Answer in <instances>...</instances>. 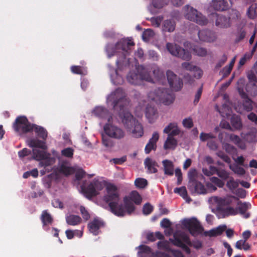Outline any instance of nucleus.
Wrapping results in <instances>:
<instances>
[{
	"label": "nucleus",
	"instance_id": "obj_1",
	"mask_svg": "<svg viewBox=\"0 0 257 257\" xmlns=\"http://www.w3.org/2000/svg\"><path fill=\"white\" fill-rule=\"evenodd\" d=\"M135 46V43L130 39H123L119 41L115 45L108 44L106 46L105 51L109 58L118 55L116 61L117 69H120L124 64L126 57L131 52V47Z\"/></svg>",
	"mask_w": 257,
	"mask_h": 257
},
{
	"label": "nucleus",
	"instance_id": "obj_2",
	"mask_svg": "<svg viewBox=\"0 0 257 257\" xmlns=\"http://www.w3.org/2000/svg\"><path fill=\"white\" fill-rule=\"evenodd\" d=\"M106 194L104 196V200L108 204L110 211L118 217L124 216L123 204H119V194L117 187L112 184H108L106 188Z\"/></svg>",
	"mask_w": 257,
	"mask_h": 257
},
{
	"label": "nucleus",
	"instance_id": "obj_3",
	"mask_svg": "<svg viewBox=\"0 0 257 257\" xmlns=\"http://www.w3.org/2000/svg\"><path fill=\"white\" fill-rule=\"evenodd\" d=\"M148 68L143 65H139L135 71H130L127 75V81L134 85L140 84L143 80L152 82L153 79L148 72Z\"/></svg>",
	"mask_w": 257,
	"mask_h": 257
},
{
	"label": "nucleus",
	"instance_id": "obj_4",
	"mask_svg": "<svg viewBox=\"0 0 257 257\" xmlns=\"http://www.w3.org/2000/svg\"><path fill=\"white\" fill-rule=\"evenodd\" d=\"M122 121L124 126L131 131L134 137L139 138L144 135L142 125L130 113L126 112L123 114Z\"/></svg>",
	"mask_w": 257,
	"mask_h": 257
},
{
	"label": "nucleus",
	"instance_id": "obj_5",
	"mask_svg": "<svg viewBox=\"0 0 257 257\" xmlns=\"http://www.w3.org/2000/svg\"><path fill=\"white\" fill-rule=\"evenodd\" d=\"M149 98L153 101H160L165 105H169L174 100L173 93L169 89L165 88H158L154 91L148 94Z\"/></svg>",
	"mask_w": 257,
	"mask_h": 257
},
{
	"label": "nucleus",
	"instance_id": "obj_6",
	"mask_svg": "<svg viewBox=\"0 0 257 257\" xmlns=\"http://www.w3.org/2000/svg\"><path fill=\"white\" fill-rule=\"evenodd\" d=\"M165 134H168L167 140L165 142L164 148L165 150L174 149L177 145V141L174 137L178 135L180 130L176 122H171L163 130Z\"/></svg>",
	"mask_w": 257,
	"mask_h": 257
},
{
	"label": "nucleus",
	"instance_id": "obj_7",
	"mask_svg": "<svg viewBox=\"0 0 257 257\" xmlns=\"http://www.w3.org/2000/svg\"><path fill=\"white\" fill-rule=\"evenodd\" d=\"M124 216L131 215L136 210L135 204L140 205L142 203V198L137 191H133L128 196L123 198Z\"/></svg>",
	"mask_w": 257,
	"mask_h": 257
},
{
	"label": "nucleus",
	"instance_id": "obj_8",
	"mask_svg": "<svg viewBox=\"0 0 257 257\" xmlns=\"http://www.w3.org/2000/svg\"><path fill=\"white\" fill-rule=\"evenodd\" d=\"M107 99L112 102L114 109L119 107L120 110H122L124 106L128 103L125 93L121 88L116 89L109 95Z\"/></svg>",
	"mask_w": 257,
	"mask_h": 257
},
{
	"label": "nucleus",
	"instance_id": "obj_9",
	"mask_svg": "<svg viewBox=\"0 0 257 257\" xmlns=\"http://www.w3.org/2000/svg\"><path fill=\"white\" fill-rule=\"evenodd\" d=\"M170 241L174 245L181 247L187 253H190V249L186 244L191 246L192 242L188 235L184 232L181 231H176L173 234V238H170Z\"/></svg>",
	"mask_w": 257,
	"mask_h": 257
},
{
	"label": "nucleus",
	"instance_id": "obj_10",
	"mask_svg": "<svg viewBox=\"0 0 257 257\" xmlns=\"http://www.w3.org/2000/svg\"><path fill=\"white\" fill-rule=\"evenodd\" d=\"M184 9L185 11V17L186 19L201 26H204L207 24V19L197 10L189 5L185 6Z\"/></svg>",
	"mask_w": 257,
	"mask_h": 257
},
{
	"label": "nucleus",
	"instance_id": "obj_11",
	"mask_svg": "<svg viewBox=\"0 0 257 257\" xmlns=\"http://www.w3.org/2000/svg\"><path fill=\"white\" fill-rule=\"evenodd\" d=\"M33 125L26 116H20L17 117L13 123V128L16 132L22 135L32 132Z\"/></svg>",
	"mask_w": 257,
	"mask_h": 257
},
{
	"label": "nucleus",
	"instance_id": "obj_12",
	"mask_svg": "<svg viewBox=\"0 0 257 257\" xmlns=\"http://www.w3.org/2000/svg\"><path fill=\"white\" fill-rule=\"evenodd\" d=\"M182 224L184 227L188 229L189 233L194 236L201 234L203 231V227L195 217L185 219L182 222Z\"/></svg>",
	"mask_w": 257,
	"mask_h": 257
},
{
	"label": "nucleus",
	"instance_id": "obj_13",
	"mask_svg": "<svg viewBox=\"0 0 257 257\" xmlns=\"http://www.w3.org/2000/svg\"><path fill=\"white\" fill-rule=\"evenodd\" d=\"M168 51L173 56L180 58L184 60H189L191 58L190 53L179 46L171 43L166 44Z\"/></svg>",
	"mask_w": 257,
	"mask_h": 257
},
{
	"label": "nucleus",
	"instance_id": "obj_14",
	"mask_svg": "<svg viewBox=\"0 0 257 257\" xmlns=\"http://www.w3.org/2000/svg\"><path fill=\"white\" fill-rule=\"evenodd\" d=\"M103 129L106 135L112 138L119 140L124 138L125 136V133L122 129L109 123L105 124Z\"/></svg>",
	"mask_w": 257,
	"mask_h": 257
},
{
	"label": "nucleus",
	"instance_id": "obj_15",
	"mask_svg": "<svg viewBox=\"0 0 257 257\" xmlns=\"http://www.w3.org/2000/svg\"><path fill=\"white\" fill-rule=\"evenodd\" d=\"M166 75L171 88L175 91L180 90L183 87L182 80L171 70H168Z\"/></svg>",
	"mask_w": 257,
	"mask_h": 257
},
{
	"label": "nucleus",
	"instance_id": "obj_16",
	"mask_svg": "<svg viewBox=\"0 0 257 257\" xmlns=\"http://www.w3.org/2000/svg\"><path fill=\"white\" fill-rule=\"evenodd\" d=\"M249 82L246 86L247 92L251 95L255 96L257 95V86L255 82H257L256 77L253 72H250L247 75Z\"/></svg>",
	"mask_w": 257,
	"mask_h": 257
},
{
	"label": "nucleus",
	"instance_id": "obj_17",
	"mask_svg": "<svg viewBox=\"0 0 257 257\" xmlns=\"http://www.w3.org/2000/svg\"><path fill=\"white\" fill-rule=\"evenodd\" d=\"M212 199L217 204L218 206V210H219V208H222V207L230 205L232 202L233 199H234L235 200H238V198L234 196H231L229 197L224 198L218 197L217 196H214L212 197Z\"/></svg>",
	"mask_w": 257,
	"mask_h": 257
},
{
	"label": "nucleus",
	"instance_id": "obj_18",
	"mask_svg": "<svg viewBox=\"0 0 257 257\" xmlns=\"http://www.w3.org/2000/svg\"><path fill=\"white\" fill-rule=\"evenodd\" d=\"M81 188L85 197L89 199L97 196L99 194V192L95 189L92 182L87 186L82 184Z\"/></svg>",
	"mask_w": 257,
	"mask_h": 257
},
{
	"label": "nucleus",
	"instance_id": "obj_19",
	"mask_svg": "<svg viewBox=\"0 0 257 257\" xmlns=\"http://www.w3.org/2000/svg\"><path fill=\"white\" fill-rule=\"evenodd\" d=\"M159 139V135L156 132L153 134L152 138L149 140L145 148V153L149 154L151 151H155L157 149V142Z\"/></svg>",
	"mask_w": 257,
	"mask_h": 257
},
{
	"label": "nucleus",
	"instance_id": "obj_20",
	"mask_svg": "<svg viewBox=\"0 0 257 257\" xmlns=\"http://www.w3.org/2000/svg\"><path fill=\"white\" fill-rule=\"evenodd\" d=\"M198 35L199 40L202 42H212L216 39L214 33L208 30L199 31Z\"/></svg>",
	"mask_w": 257,
	"mask_h": 257
},
{
	"label": "nucleus",
	"instance_id": "obj_21",
	"mask_svg": "<svg viewBox=\"0 0 257 257\" xmlns=\"http://www.w3.org/2000/svg\"><path fill=\"white\" fill-rule=\"evenodd\" d=\"M104 222L99 219H94L88 224V228L90 232L94 235H97L99 233V229L104 226Z\"/></svg>",
	"mask_w": 257,
	"mask_h": 257
},
{
	"label": "nucleus",
	"instance_id": "obj_22",
	"mask_svg": "<svg viewBox=\"0 0 257 257\" xmlns=\"http://www.w3.org/2000/svg\"><path fill=\"white\" fill-rule=\"evenodd\" d=\"M236 208L238 213L242 215L244 218H248L250 217V213L246 212L247 210L251 208V204L249 202H242L241 201H238Z\"/></svg>",
	"mask_w": 257,
	"mask_h": 257
},
{
	"label": "nucleus",
	"instance_id": "obj_23",
	"mask_svg": "<svg viewBox=\"0 0 257 257\" xmlns=\"http://www.w3.org/2000/svg\"><path fill=\"white\" fill-rule=\"evenodd\" d=\"M213 17L216 18V25L220 28H228L230 27V19L217 13L212 14Z\"/></svg>",
	"mask_w": 257,
	"mask_h": 257
},
{
	"label": "nucleus",
	"instance_id": "obj_24",
	"mask_svg": "<svg viewBox=\"0 0 257 257\" xmlns=\"http://www.w3.org/2000/svg\"><path fill=\"white\" fill-rule=\"evenodd\" d=\"M158 112L156 108L151 105H148L146 109V116L150 123H153L158 117Z\"/></svg>",
	"mask_w": 257,
	"mask_h": 257
},
{
	"label": "nucleus",
	"instance_id": "obj_25",
	"mask_svg": "<svg viewBox=\"0 0 257 257\" xmlns=\"http://www.w3.org/2000/svg\"><path fill=\"white\" fill-rule=\"evenodd\" d=\"M212 6L216 11H223L228 9L229 6L225 0H212Z\"/></svg>",
	"mask_w": 257,
	"mask_h": 257
},
{
	"label": "nucleus",
	"instance_id": "obj_26",
	"mask_svg": "<svg viewBox=\"0 0 257 257\" xmlns=\"http://www.w3.org/2000/svg\"><path fill=\"white\" fill-rule=\"evenodd\" d=\"M176 28V22L173 19L166 20L163 22L162 30L165 32L171 33L174 31Z\"/></svg>",
	"mask_w": 257,
	"mask_h": 257
},
{
	"label": "nucleus",
	"instance_id": "obj_27",
	"mask_svg": "<svg viewBox=\"0 0 257 257\" xmlns=\"http://www.w3.org/2000/svg\"><path fill=\"white\" fill-rule=\"evenodd\" d=\"M145 167L147 168L149 173H155L157 172V167H158L157 163L152 160L149 158H147L145 160Z\"/></svg>",
	"mask_w": 257,
	"mask_h": 257
},
{
	"label": "nucleus",
	"instance_id": "obj_28",
	"mask_svg": "<svg viewBox=\"0 0 257 257\" xmlns=\"http://www.w3.org/2000/svg\"><path fill=\"white\" fill-rule=\"evenodd\" d=\"M35 131V133L40 138L45 141L48 136V132L47 130L41 126L35 124L33 125V130Z\"/></svg>",
	"mask_w": 257,
	"mask_h": 257
},
{
	"label": "nucleus",
	"instance_id": "obj_29",
	"mask_svg": "<svg viewBox=\"0 0 257 257\" xmlns=\"http://www.w3.org/2000/svg\"><path fill=\"white\" fill-rule=\"evenodd\" d=\"M227 228L225 225H219L215 228H213L206 232V234L210 237L216 236L221 235Z\"/></svg>",
	"mask_w": 257,
	"mask_h": 257
},
{
	"label": "nucleus",
	"instance_id": "obj_30",
	"mask_svg": "<svg viewBox=\"0 0 257 257\" xmlns=\"http://www.w3.org/2000/svg\"><path fill=\"white\" fill-rule=\"evenodd\" d=\"M28 145L31 148H38L45 150L47 147L45 142L36 139H32L28 141Z\"/></svg>",
	"mask_w": 257,
	"mask_h": 257
},
{
	"label": "nucleus",
	"instance_id": "obj_31",
	"mask_svg": "<svg viewBox=\"0 0 257 257\" xmlns=\"http://www.w3.org/2000/svg\"><path fill=\"white\" fill-rule=\"evenodd\" d=\"M164 167V173L166 175L172 176L174 173V165L172 161L165 160L162 162Z\"/></svg>",
	"mask_w": 257,
	"mask_h": 257
},
{
	"label": "nucleus",
	"instance_id": "obj_32",
	"mask_svg": "<svg viewBox=\"0 0 257 257\" xmlns=\"http://www.w3.org/2000/svg\"><path fill=\"white\" fill-rule=\"evenodd\" d=\"M59 172L66 176H68L72 174L74 170L72 167L68 166V162H63L59 167Z\"/></svg>",
	"mask_w": 257,
	"mask_h": 257
},
{
	"label": "nucleus",
	"instance_id": "obj_33",
	"mask_svg": "<svg viewBox=\"0 0 257 257\" xmlns=\"http://www.w3.org/2000/svg\"><path fill=\"white\" fill-rule=\"evenodd\" d=\"M40 218L43 226L51 224L53 222V217L47 210L42 211Z\"/></svg>",
	"mask_w": 257,
	"mask_h": 257
},
{
	"label": "nucleus",
	"instance_id": "obj_34",
	"mask_svg": "<svg viewBox=\"0 0 257 257\" xmlns=\"http://www.w3.org/2000/svg\"><path fill=\"white\" fill-rule=\"evenodd\" d=\"M216 110L219 112L221 116L223 117H227L230 115L231 113V107L226 104L222 105L221 109H219L218 106H215Z\"/></svg>",
	"mask_w": 257,
	"mask_h": 257
},
{
	"label": "nucleus",
	"instance_id": "obj_35",
	"mask_svg": "<svg viewBox=\"0 0 257 257\" xmlns=\"http://www.w3.org/2000/svg\"><path fill=\"white\" fill-rule=\"evenodd\" d=\"M194 191L197 194H205L206 190L204 186L200 182L196 181L192 183L190 185Z\"/></svg>",
	"mask_w": 257,
	"mask_h": 257
},
{
	"label": "nucleus",
	"instance_id": "obj_36",
	"mask_svg": "<svg viewBox=\"0 0 257 257\" xmlns=\"http://www.w3.org/2000/svg\"><path fill=\"white\" fill-rule=\"evenodd\" d=\"M231 124L232 127L236 130H240L242 127V124L240 117L234 114L231 116L230 119Z\"/></svg>",
	"mask_w": 257,
	"mask_h": 257
},
{
	"label": "nucleus",
	"instance_id": "obj_37",
	"mask_svg": "<svg viewBox=\"0 0 257 257\" xmlns=\"http://www.w3.org/2000/svg\"><path fill=\"white\" fill-rule=\"evenodd\" d=\"M138 255L139 257H148L152 253L151 248L145 245H140L139 247Z\"/></svg>",
	"mask_w": 257,
	"mask_h": 257
},
{
	"label": "nucleus",
	"instance_id": "obj_38",
	"mask_svg": "<svg viewBox=\"0 0 257 257\" xmlns=\"http://www.w3.org/2000/svg\"><path fill=\"white\" fill-rule=\"evenodd\" d=\"M145 67L149 69L148 72L150 74L151 71H152L154 77L157 79H161L164 76L163 72L157 65H153L151 67L145 66Z\"/></svg>",
	"mask_w": 257,
	"mask_h": 257
},
{
	"label": "nucleus",
	"instance_id": "obj_39",
	"mask_svg": "<svg viewBox=\"0 0 257 257\" xmlns=\"http://www.w3.org/2000/svg\"><path fill=\"white\" fill-rule=\"evenodd\" d=\"M235 247L237 249L247 251L250 249L251 245L245 240L240 239L236 242Z\"/></svg>",
	"mask_w": 257,
	"mask_h": 257
},
{
	"label": "nucleus",
	"instance_id": "obj_40",
	"mask_svg": "<svg viewBox=\"0 0 257 257\" xmlns=\"http://www.w3.org/2000/svg\"><path fill=\"white\" fill-rule=\"evenodd\" d=\"M67 224L70 225H77L81 222V218L79 216L75 215H70L66 217Z\"/></svg>",
	"mask_w": 257,
	"mask_h": 257
},
{
	"label": "nucleus",
	"instance_id": "obj_41",
	"mask_svg": "<svg viewBox=\"0 0 257 257\" xmlns=\"http://www.w3.org/2000/svg\"><path fill=\"white\" fill-rule=\"evenodd\" d=\"M55 159L51 156L50 154L48 153L40 162V165L41 167L50 166L55 163Z\"/></svg>",
	"mask_w": 257,
	"mask_h": 257
},
{
	"label": "nucleus",
	"instance_id": "obj_42",
	"mask_svg": "<svg viewBox=\"0 0 257 257\" xmlns=\"http://www.w3.org/2000/svg\"><path fill=\"white\" fill-rule=\"evenodd\" d=\"M33 158L36 160L41 161L48 154L44 150H40L36 149H33Z\"/></svg>",
	"mask_w": 257,
	"mask_h": 257
},
{
	"label": "nucleus",
	"instance_id": "obj_43",
	"mask_svg": "<svg viewBox=\"0 0 257 257\" xmlns=\"http://www.w3.org/2000/svg\"><path fill=\"white\" fill-rule=\"evenodd\" d=\"M256 9V4H252L248 8L247 11V15L249 19L253 20L256 18L257 16Z\"/></svg>",
	"mask_w": 257,
	"mask_h": 257
},
{
	"label": "nucleus",
	"instance_id": "obj_44",
	"mask_svg": "<svg viewBox=\"0 0 257 257\" xmlns=\"http://www.w3.org/2000/svg\"><path fill=\"white\" fill-rule=\"evenodd\" d=\"M94 114L98 117L103 118L107 113V110L103 107H96L93 110Z\"/></svg>",
	"mask_w": 257,
	"mask_h": 257
},
{
	"label": "nucleus",
	"instance_id": "obj_45",
	"mask_svg": "<svg viewBox=\"0 0 257 257\" xmlns=\"http://www.w3.org/2000/svg\"><path fill=\"white\" fill-rule=\"evenodd\" d=\"M110 137L108 136H104L102 135V143L103 145L107 149H110L114 146V142L112 140Z\"/></svg>",
	"mask_w": 257,
	"mask_h": 257
},
{
	"label": "nucleus",
	"instance_id": "obj_46",
	"mask_svg": "<svg viewBox=\"0 0 257 257\" xmlns=\"http://www.w3.org/2000/svg\"><path fill=\"white\" fill-rule=\"evenodd\" d=\"M220 210L225 215H235L238 213L236 208L229 207L225 208H219Z\"/></svg>",
	"mask_w": 257,
	"mask_h": 257
},
{
	"label": "nucleus",
	"instance_id": "obj_47",
	"mask_svg": "<svg viewBox=\"0 0 257 257\" xmlns=\"http://www.w3.org/2000/svg\"><path fill=\"white\" fill-rule=\"evenodd\" d=\"M229 167L235 174L238 175H243L245 173V170L237 165H230Z\"/></svg>",
	"mask_w": 257,
	"mask_h": 257
},
{
	"label": "nucleus",
	"instance_id": "obj_48",
	"mask_svg": "<svg viewBox=\"0 0 257 257\" xmlns=\"http://www.w3.org/2000/svg\"><path fill=\"white\" fill-rule=\"evenodd\" d=\"M135 185L137 188H144L147 186L148 181L145 179L138 178L135 181Z\"/></svg>",
	"mask_w": 257,
	"mask_h": 257
},
{
	"label": "nucleus",
	"instance_id": "obj_49",
	"mask_svg": "<svg viewBox=\"0 0 257 257\" xmlns=\"http://www.w3.org/2000/svg\"><path fill=\"white\" fill-rule=\"evenodd\" d=\"M174 192L175 193L179 194L185 199H186L188 197L187 191L185 186L176 188L174 189Z\"/></svg>",
	"mask_w": 257,
	"mask_h": 257
},
{
	"label": "nucleus",
	"instance_id": "obj_50",
	"mask_svg": "<svg viewBox=\"0 0 257 257\" xmlns=\"http://www.w3.org/2000/svg\"><path fill=\"white\" fill-rule=\"evenodd\" d=\"M193 51L195 55L199 56L204 57L207 54L206 49L199 46H195L193 49Z\"/></svg>",
	"mask_w": 257,
	"mask_h": 257
},
{
	"label": "nucleus",
	"instance_id": "obj_51",
	"mask_svg": "<svg viewBox=\"0 0 257 257\" xmlns=\"http://www.w3.org/2000/svg\"><path fill=\"white\" fill-rule=\"evenodd\" d=\"M243 106L244 110L247 111H250L253 108V102L249 98L243 100Z\"/></svg>",
	"mask_w": 257,
	"mask_h": 257
},
{
	"label": "nucleus",
	"instance_id": "obj_52",
	"mask_svg": "<svg viewBox=\"0 0 257 257\" xmlns=\"http://www.w3.org/2000/svg\"><path fill=\"white\" fill-rule=\"evenodd\" d=\"M74 150L72 148H67L61 151V155L67 158H72Z\"/></svg>",
	"mask_w": 257,
	"mask_h": 257
},
{
	"label": "nucleus",
	"instance_id": "obj_53",
	"mask_svg": "<svg viewBox=\"0 0 257 257\" xmlns=\"http://www.w3.org/2000/svg\"><path fill=\"white\" fill-rule=\"evenodd\" d=\"M167 4V2L165 0H153L152 5L155 8L161 9Z\"/></svg>",
	"mask_w": 257,
	"mask_h": 257
},
{
	"label": "nucleus",
	"instance_id": "obj_54",
	"mask_svg": "<svg viewBox=\"0 0 257 257\" xmlns=\"http://www.w3.org/2000/svg\"><path fill=\"white\" fill-rule=\"evenodd\" d=\"M196 170L195 169H191L189 171L188 176L190 183L192 184L197 181L196 179Z\"/></svg>",
	"mask_w": 257,
	"mask_h": 257
},
{
	"label": "nucleus",
	"instance_id": "obj_55",
	"mask_svg": "<svg viewBox=\"0 0 257 257\" xmlns=\"http://www.w3.org/2000/svg\"><path fill=\"white\" fill-rule=\"evenodd\" d=\"M115 75L116 76V79H114L113 76H111V80L112 83L115 85H120L122 84L123 82V78L121 76L118 75L117 69L115 70Z\"/></svg>",
	"mask_w": 257,
	"mask_h": 257
},
{
	"label": "nucleus",
	"instance_id": "obj_56",
	"mask_svg": "<svg viewBox=\"0 0 257 257\" xmlns=\"http://www.w3.org/2000/svg\"><path fill=\"white\" fill-rule=\"evenodd\" d=\"M223 148L227 153L230 154H233L237 152L236 149L234 146L228 143L223 145Z\"/></svg>",
	"mask_w": 257,
	"mask_h": 257
},
{
	"label": "nucleus",
	"instance_id": "obj_57",
	"mask_svg": "<svg viewBox=\"0 0 257 257\" xmlns=\"http://www.w3.org/2000/svg\"><path fill=\"white\" fill-rule=\"evenodd\" d=\"M216 137L212 133H201L200 135V139L202 142H205L210 139H214Z\"/></svg>",
	"mask_w": 257,
	"mask_h": 257
},
{
	"label": "nucleus",
	"instance_id": "obj_58",
	"mask_svg": "<svg viewBox=\"0 0 257 257\" xmlns=\"http://www.w3.org/2000/svg\"><path fill=\"white\" fill-rule=\"evenodd\" d=\"M154 32L151 29L146 30L142 34V38L145 41H149V39L153 36Z\"/></svg>",
	"mask_w": 257,
	"mask_h": 257
},
{
	"label": "nucleus",
	"instance_id": "obj_59",
	"mask_svg": "<svg viewBox=\"0 0 257 257\" xmlns=\"http://www.w3.org/2000/svg\"><path fill=\"white\" fill-rule=\"evenodd\" d=\"M216 155L227 163H230L231 160L230 158L223 151H219L216 153Z\"/></svg>",
	"mask_w": 257,
	"mask_h": 257
},
{
	"label": "nucleus",
	"instance_id": "obj_60",
	"mask_svg": "<svg viewBox=\"0 0 257 257\" xmlns=\"http://www.w3.org/2000/svg\"><path fill=\"white\" fill-rule=\"evenodd\" d=\"M227 187L230 190H233L236 189L238 186V183L234 180L233 178H231L226 183Z\"/></svg>",
	"mask_w": 257,
	"mask_h": 257
},
{
	"label": "nucleus",
	"instance_id": "obj_61",
	"mask_svg": "<svg viewBox=\"0 0 257 257\" xmlns=\"http://www.w3.org/2000/svg\"><path fill=\"white\" fill-rule=\"evenodd\" d=\"M183 125L184 127L191 128L193 126L192 119L191 117L185 118L182 121Z\"/></svg>",
	"mask_w": 257,
	"mask_h": 257
},
{
	"label": "nucleus",
	"instance_id": "obj_62",
	"mask_svg": "<svg viewBox=\"0 0 257 257\" xmlns=\"http://www.w3.org/2000/svg\"><path fill=\"white\" fill-rule=\"evenodd\" d=\"M162 19H163L162 17H156V18L154 17V18H152L150 19V21L152 23V26H153L155 27H159L161 25V23L162 20Z\"/></svg>",
	"mask_w": 257,
	"mask_h": 257
},
{
	"label": "nucleus",
	"instance_id": "obj_63",
	"mask_svg": "<svg viewBox=\"0 0 257 257\" xmlns=\"http://www.w3.org/2000/svg\"><path fill=\"white\" fill-rule=\"evenodd\" d=\"M182 67L184 69L190 71H194L195 69H197V66H193L191 63L186 62L182 63Z\"/></svg>",
	"mask_w": 257,
	"mask_h": 257
},
{
	"label": "nucleus",
	"instance_id": "obj_64",
	"mask_svg": "<svg viewBox=\"0 0 257 257\" xmlns=\"http://www.w3.org/2000/svg\"><path fill=\"white\" fill-rule=\"evenodd\" d=\"M153 210V207L149 203H146L143 207V213L146 215L150 214Z\"/></svg>",
	"mask_w": 257,
	"mask_h": 257
}]
</instances>
